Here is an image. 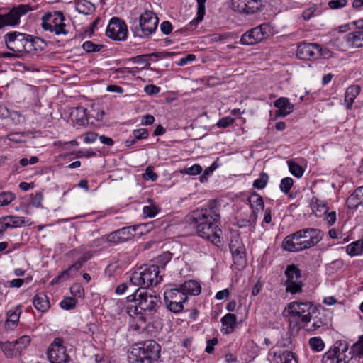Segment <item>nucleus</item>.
Segmentation results:
<instances>
[{"label":"nucleus","instance_id":"nucleus-39","mask_svg":"<svg viewBox=\"0 0 363 363\" xmlns=\"http://www.w3.org/2000/svg\"><path fill=\"white\" fill-rule=\"evenodd\" d=\"M350 353L352 354V358L363 357V335L352 346Z\"/></svg>","mask_w":363,"mask_h":363},{"label":"nucleus","instance_id":"nucleus-41","mask_svg":"<svg viewBox=\"0 0 363 363\" xmlns=\"http://www.w3.org/2000/svg\"><path fill=\"white\" fill-rule=\"evenodd\" d=\"M277 363H298L293 352L284 351L277 357Z\"/></svg>","mask_w":363,"mask_h":363},{"label":"nucleus","instance_id":"nucleus-57","mask_svg":"<svg viewBox=\"0 0 363 363\" xmlns=\"http://www.w3.org/2000/svg\"><path fill=\"white\" fill-rule=\"evenodd\" d=\"M312 320H314L313 324L310 328H306V331L308 332H314L325 325V321H323L321 318H317V317L313 316Z\"/></svg>","mask_w":363,"mask_h":363},{"label":"nucleus","instance_id":"nucleus-17","mask_svg":"<svg viewBox=\"0 0 363 363\" xmlns=\"http://www.w3.org/2000/svg\"><path fill=\"white\" fill-rule=\"evenodd\" d=\"M229 248L232 254L234 264L242 267L246 262L245 247L240 238L231 240Z\"/></svg>","mask_w":363,"mask_h":363},{"label":"nucleus","instance_id":"nucleus-59","mask_svg":"<svg viewBox=\"0 0 363 363\" xmlns=\"http://www.w3.org/2000/svg\"><path fill=\"white\" fill-rule=\"evenodd\" d=\"M133 135L136 140L146 139L148 138L149 133L146 128L135 129L133 131Z\"/></svg>","mask_w":363,"mask_h":363},{"label":"nucleus","instance_id":"nucleus-45","mask_svg":"<svg viewBox=\"0 0 363 363\" xmlns=\"http://www.w3.org/2000/svg\"><path fill=\"white\" fill-rule=\"evenodd\" d=\"M147 201L150 203V205L143 207V213L146 217L152 218L158 213L160 208L157 206L152 204V199H148Z\"/></svg>","mask_w":363,"mask_h":363},{"label":"nucleus","instance_id":"nucleus-15","mask_svg":"<svg viewBox=\"0 0 363 363\" xmlns=\"http://www.w3.org/2000/svg\"><path fill=\"white\" fill-rule=\"evenodd\" d=\"M322 55V48L316 43L302 42L297 47L296 56L302 60H315Z\"/></svg>","mask_w":363,"mask_h":363},{"label":"nucleus","instance_id":"nucleus-31","mask_svg":"<svg viewBox=\"0 0 363 363\" xmlns=\"http://www.w3.org/2000/svg\"><path fill=\"white\" fill-rule=\"evenodd\" d=\"M223 326V331L225 334H230L234 331L237 323V317L235 314L227 313L220 320Z\"/></svg>","mask_w":363,"mask_h":363},{"label":"nucleus","instance_id":"nucleus-52","mask_svg":"<svg viewBox=\"0 0 363 363\" xmlns=\"http://www.w3.org/2000/svg\"><path fill=\"white\" fill-rule=\"evenodd\" d=\"M21 352L26 349L30 343V337L28 335H23L15 341H13Z\"/></svg>","mask_w":363,"mask_h":363},{"label":"nucleus","instance_id":"nucleus-60","mask_svg":"<svg viewBox=\"0 0 363 363\" xmlns=\"http://www.w3.org/2000/svg\"><path fill=\"white\" fill-rule=\"evenodd\" d=\"M202 172V167L198 164H195L193 166L186 168L184 172L189 175H197Z\"/></svg>","mask_w":363,"mask_h":363},{"label":"nucleus","instance_id":"nucleus-61","mask_svg":"<svg viewBox=\"0 0 363 363\" xmlns=\"http://www.w3.org/2000/svg\"><path fill=\"white\" fill-rule=\"evenodd\" d=\"M197 2V13H199V18L203 19L205 13H206V7L205 4L206 0H196Z\"/></svg>","mask_w":363,"mask_h":363},{"label":"nucleus","instance_id":"nucleus-48","mask_svg":"<svg viewBox=\"0 0 363 363\" xmlns=\"http://www.w3.org/2000/svg\"><path fill=\"white\" fill-rule=\"evenodd\" d=\"M268 180H269L268 174L265 172H262L259 174V178H257V179H255L254 181L253 186L258 189H262L266 186Z\"/></svg>","mask_w":363,"mask_h":363},{"label":"nucleus","instance_id":"nucleus-46","mask_svg":"<svg viewBox=\"0 0 363 363\" xmlns=\"http://www.w3.org/2000/svg\"><path fill=\"white\" fill-rule=\"evenodd\" d=\"M290 172L296 177H301L303 174V167L296 162L289 160L287 162Z\"/></svg>","mask_w":363,"mask_h":363},{"label":"nucleus","instance_id":"nucleus-6","mask_svg":"<svg viewBox=\"0 0 363 363\" xmlns=\"http://www.w3.org/2000/svg\"><path fill=\"white\" fill-rule=\"evenodd\" d=\"M4 38L7 48L14 52L28 53L36 50L35 39L30 35L11 31L6 33Z\"/></svg>","mask_w":363,"mask_h":363},{"label":"nucleus","instance_id":"nucleus-10","mask_svg":"<svg viewBox=\"0 0 363 363\" xmlns=\"http://www.w3.org/2000/svg\"><path fill=\"white\" fill-rule=\"evenodd\" d=\"M284 275L286 277L284 282L286 291L291 294L300 293L302 291L303 283L301 280V271L299 268L294 264H289L285 269Z\"/></svg>","mask_w":363,"mask_h":363},{"label":"nucleus","instance_id":"nucleus-53","mask_svg":"<svg viewBox=\"0 0 363 363\" xmlns=\"http://www.w3.org/2000/svg\"><path fill=\"white\" fill-rule=\"evenodd\" d=\"M294 184V181L291 177H285L281 179L279 188L284 194H288Z\"/></svg>","mask_w":363,"mask_h":363},{"label":"nucleus","instance_id":"nucleus-20","mask_svg":"<svg viewBox=\"0 0 363 363\" xmlns=\"http://www.w3.org/2000/svg\"><path fill=\"white\" fill-rule=\"evenodd\" d=\"M301 238H299L298 230L292 235L287 236L283 241V247L289 252H298L303 250Z\"/></svg>","mask_w":363,"mask_h":363},{"label":"nucleus","instance_id":"nucleus-63","mask_svg":"<svg viewBox=\"0 0 363 363\" xmlns=\"http://www.w3.org/2000/svg\"><path fill=\"white\" fill-rule=\"evenodd\" d=\"M325 216V220L326 221V223L328 226H332L335 224L337 217H336V213L335 211H330L329 212L328 211V213L324 215Z\"/></svg>","mask_w":363,"mask_h":363},{"label":"nucleus","instance_id":"nucleus-23","mask_svg":"<svg viewBox=\"0 0 363 363\" xmlns=\"http://www.w3.org/2000/svg\"><path fill=\"white\" fill-rule=\"evenodd\" d=\"M186 296H196L201 293L200 284L194 280H189L178 287Z\"/></svg>","mask_w":363,"mask_h":363},{"label":"nucleus","instance_id":"nucleus-33","mask_svg":"<svg viewBox=\"0 0 363 363\" xmlns=\"http://www.w3.org/2000/svg\"><path fill=\"white\" fill-rule=\"evenodd\" d=\"M349 359L346 355L343 357L337 354L336 352L330 349L326 352L322 358V363H348Z\"/></svg>","mask_w":363,"mask_h":363},{"label":"nucleus","instance_id":"nucleus-28","mask_svg":"<svg viewBox=\"0 0 363 363\" xmlns=\"http://www.w3.org/2000/svg\"><path fill=\"white\" fill-rule=\"evenodd\" d=\"M33 303L35 308L41 312L47 311L50 307L48 297L43 292L36 294L33 297Z\"/></svg>","mask_w":363,"mask_h":363},{"label":"nucleus","instance_id":"nucleus-25","mask_svg":"<svg viewBox=\"0 0 363 363\" xmlns=\"http://www.w3.org/2000/svg\"><path fill=\"white\" fill-rule=\"evenodd\" d=\"M363 203V186L357 188L346 201L347 206L350 209L357 208Z\"/></svg>","mask_w":363,"mask_h":363},{"label":"nucleus","instance_id":"nucleus-26","mask_svg":"<svg viewBox=\"0 0 363 363\" xmlns=\"http://www.w3.org/2000/svg\"><path fill=\"white\" fill-rule=\"evenodd\" d=\"M248 202L252 210V211L250 212V213H255V215L257 216L258 213L264 208L262 197L256 192L252 193L248 197Z\"/></svg>","mask_w":363,"mask_h":363},{"label":"nucleus","instance_id":"nucleus-42","mask_svg":"<svg viewBox=\"0 0 363 363\" xmlns=\"http://www.w3.org/2000/svg\"><path fill=\"white\" fill-rule=\"evenodd\" d=\"M247 13H254L259 11L264 6L262 0H247Z\"/></svg>","mask_w":363,"mask_h":363},{"label":"nucleus","instance_id":"nucleus-7","mask_svg":"<svg viewBox=\"0 0 363 363\" xmlns=\"http://www.w3.org/2000/svg\"><path fill=\"white\" fill-rule=\"evenodd\" d=\"M32 8L28 4H20L13 6L8 11L0 13V30L5 27H14L20 23L21 17L30 11Z\"/></svg>","mask_w":363,"mask_h":363},{"label":"nucleus","instance_id":"nucleus-9","mask_svg":"<svg viewBox=\"0 0 363 363\" xmlns=\"http://www.w3.org/2000/svg\"><path fill=\"white\" fill-rule=\"evenodd\" d=\"M315 311V307L311 302H292L288 305L289 315L291 317L301 318L304 325L313 318Z\"/></svg>","mask_w":363,"mask_h":363},{"label":"nucleus","instance_id":"nucleus-29","mask_svg":"<svg viewBox=\"0 0 363 363\" xmlns=\"http://www.w3.org/2000/svg\"><path fill=\"white\" fill-rule=\"evenodd\" d=\"M361 88L359 85L349 86L345 94V104L347 109L350 110L356 97L359 94Z\"/></svg>","mask_w":363,"mask_h":363},{"label":"nucleus","instance_id":"nucleus-51","mask_svg":"<svg viewBox=\"0 0 363 363\" xmlns=\"http://www.w3.org/2000/svg\"><path fill=\"white\" fill-rule=\"evenodd\" d=\"M16 196L15 194L10 191H4L0 194V206H7L11 203Z\"/></svg>","mask_w":363,"mask_h":363},{"label":"nucleus","instance_id":"nucleus-11","mask_svg":"<svg viewBox=\"0 0 363 363\" xmlns=\"http://www.w3.org/2000/svg\"><path fill=\"white\" fill-rule=\"evenodd\" d=\"M186 296L179 288L166 289L164 300L167 308L172 313H179L184 310L183 303L187 300Z\"/></svg>","mask_w":363,"mask_h":363},{"label":"nucleus","instance_id":"nucleus-56","mask_svg":"<svg viewBox=\"0 0 363 363\" xmlns=\"http://www.w3.org/2000/svg\"><path fill=\"white\" fill-rule=\"evenodd\" d=\"M31 201L30 204L34 207L39 208L41 206V202L43 199V195L42 192H38L35 195L31 194Z\"/></svg>","mask_w":363,"mask_h":363},{"label":"nucleus","instance_id":"nucleus-43","mask_svg":"<svg viewBox=\"0 0 363 363\" xmlns=\"http://www.w3.org/2000/svg\"><path fill=\"white\" fill-rule=\"evenodd\" d=\"M247 0H231V8L238 13H247Z\"/></svg>","mask_w":363,"mask_h":363},{"label":"nucleus","instance_id":"nucleus-35","mask_svg":"<svg viewBox=\"0 0 363 363\" xmlns=\"http://www.w3.org/2000/svg\"><path fill=\"white\" fill-rule=\"evenodd\" d=\"M82 267V265L78 261H76L73 264L69 266L68 269L64 270L55 277L52 281V284H59L61 281L68 279L70 277V271L74 270V272H77Z\"/></svg>","mask_w":363,"mask_h":363},{"label":"nucleus","instance_id":"nucleus-54","mask_svg":"<svg viewBox=\"0 0 363 363\" xmlns=\"http://www.w3.org/2000/svg\"><path fill=\"white\" fill-rule=\"evenodd\" d=\"M76 299L72 297L65 298L60 303V306L66 310L73 309L76 306Z\"/></svg>","mask_w":363,"mask_h":363},{"label":"nucleus","instance_id":"nucleus-18","mask_svg":"<svg viewBox=\"0 0 363 363\" xmlns=\"http://www.w3.org/2000/svg\"><path fill=\"white\" fill-rule=\"evenodd\" d=\"M357 30L347 34L345 39L352 47L360 48L363 46V19L354 22Z\"/></svg>","mask_w":363,"mask_h":363},{"label":"nucleus","instance_id":"nucleus-21","mask_svg":"<svg viewBox=\"0 0 363 363\" xmlns=\"http://www.w3.org/2000/svg\"><path fill=\"white\" fill-rule=\"evenodd\" d=\"M243 211L242 213L238 214L235 217L237 220V225L240 228H245L247 226H255L258 218L255 213H249L247 208H241L240 211Z\"/></svg>","mask_w":363,"mask_h":363},{"label":"nucleus","instance_id":"nucleus-5","mask_svg":"<svg viewBox=\"0 0 363 363\" xmlns=\"http://www.w3.org/2000/svg\"><path fill=\"white\" fill-rule=\"evenodd\" d=\"M159 23L157 15L150 11H145L139 19L131 22L130 30L135 37L146 38L153 33Z\"/></svg>","mask_w":363,"mask_h":363},{"label":"nucleus","instance_id":"nucleus-55","mask_svg":"<svg viewBox=\"0 0 363 363\" xmlns=\"http://www.w3.org/2000/svg\"><path fill=\"white\" fill-rule=\"evenodd\" d=\"M203 19L199 18V13H197V16L196 18L193 19L190 23H189L184 28H182L181 30H178L176 31L177 32H183V31H189V30H194L196 28L198 23L201 22Z\"/></svg>","mask_w":363,"mask_h":363},{"label":"nucleus","instance_id":"nucleus-4","mask_svg":"<svg viewBox=\"0 0 363 363\" xmlns=\"http://www.w3.org/2000/svg\"><path fill=\"white\" fill-rule=\"evenodd\" d=\"M161 271L155 265L145 266L135 271L130 277V282L144 289L156 286L162 280Z\"/></svg>","mask_w":363,"mask_h":363},{"label":"nucleus","instance_id":"nucleus-12","mask_svg":"<svg viewBox=\"0 0 363 363\" xmlns=\"http://www.w3.org/2000/svg\"><path fill=\"white\" fill-rule=\"evenodd\" d=\"M46 354L50 363H69L70 357L64 346V340L56 337L48 347Z\"/></svg>","mask_w":363,"mask_h":363},{"label":"nucleus","instance_id":"nucleus-19","mask_svg":"<svg viewBox=\"0 0 363 363\" xmlns=\"http://www.w3.org/2000/svg\"><path fill=\"white\" fill-rule=\"evenodd\" d=\"M174 52H152L150 54L140 55L136 57H132L130 59L134 63L138 64H145V67L147 69H151L150 64L148 62L149 60H157L162 58H166L170 56L174 55Z\"/></svg>","mask_w":363,"mask_h":363},{"label":"nucleus","instance_id":"nucleus-27","mask_svg":"<svg viewBox=\"0 0 363 363\" xmlns=\"http://www.w3.org/2000/svg\"><path fill=\"white\" fill-rule=\"evenodd\" d=\"M142 226V225H135L123 227L116 230L121 243L125 242L132 239L135 236L136 230Z\"/></svg>","mask_w":363,"mask_h":363},{"label":"nucleus","instance_id":"nucleus-14","mask_svg":"<svg viewBox=\"0 0 363 363\" xmlns=\"http://www.w3.org/2000/svg\"><path fill=\"white\" fill-rule=\"evenodd\" d=\"M106 35L114 40H125L128 36V28L124 21L113 17L106 28Z\"/></svg>","mask_w":363,"mask_h":363},{"label":"nucleus","instance_id":"nucleus-30","mask_svg":"<svg viewBox=\"0 0 363 363\" xmlns=\"http://www.w3.org/2000/svg\"><path fill=\"white\" fill-rule=\"evenodd\" d=\"M310 205L313 212L317 217H322L328 213V207L325 201L319 200L315 196L311 199Z\"/></svg>","mask_w":363,"mask_h":363},{"label":"nucleus","instance_id":"nucleus-2","mask_svg":"<svg viewBox=\"0 0 363 363\" xmlns=\"http://www.w3.org/2000/svg\"><path fill=\"white\" fill-rule=\"evenodd\" d=\"M126 300L130 303L126 307V313L130 317L138 318L143 323L146 322V314L155 312L160 303L159 297L147 291H141L140 289L129 295Z\"/></svg>","mask_w":363,"mask_h":363},{"label":"nucleus","instance_id":"nucleus-62","mask_svg":"<svg viewBox=\"0 0 363 363\" xmlns=\"http://www.w3.org/2000/svg\"><path fill=\"white\" fill-rule=\"evenodd\" d=\"M234 123V119L230 116L223 117L220 119L217 123V126L219 128H227Z\"/></svg>","mask_w":363,"mask_h":363},{"label":"nucleus","instance_id":"nucleus-24","mask_svg":"<svg viewBox=\"0 0 363 363\" xmlns=\"http://www.w3.org/2000/svg\"><path fill=\"white\" fill-rule=\"evenodd\" d=\"M278 108L276 113H291L294 111V105L286 97H280L274 102Z\"/></svg>","mask_w":363,"mask_h":363},{"label":"nucleus","instance_id":"nucleus-37","mask_svg":"<svg viewBox=\"0 0 363 363\" xmlns=\"http://www.w3.org/2000/svg\"><path fill=\"white\" fill-rule=\"evenodd\" d=\"M108 116L109 115H97V117H94V121H95L94 128L110 127L116 124V122Z\"/></svg>","mask_w":363,"mask_h":363},{"label":"nucleus","instance_id":"nucleus-44","mask_svg":"<svg viewBox=\"0 0 363 363\" xmlns=\"http://www.w3.org/2000/svg\"><path fill=\"white\" fill-rule=\"evenodd\" d=\"M331 349L336 352L338 356L343 357L348 350V345L346 341L339 340L335 343Z\"/></svg>","mask_w":363,"mask_h":363},{"label":"nucleus","instance_id":"nucleus-64","mask_svg":"<svg viewBox=\"0 0 363 363\" xmlns=\"http://www.w3.org/2000/svg\"><path fill=\"white\" fill-rule=\"evenodd\" d=\"M196 60V55L194 54H188L185 57L181 58L177 62V65L183 67L190 62Z\"/></svg>","mask_w":363,"mask_h":363},{"label":"nucleus","instance_id":"nucleus-49","mask_svg":"<svg viewBox=\"0 0 363 363\" xmlns=\"http://www.w3.org/2000/svg\"><path fill=\"white\" fill-rule=\"evenodd\" d=\"M104 47L103 45L95 44L92 41L87 40L82 44V48L86 52H99Z\"/></svg>","mask_w":363,"mask_h":363},{"label":"nucleus","instance_id":"nucleus-3","mask_svg":"<svg viewBox=\"0 0 363 363\" xmlns=\"http://www.w3.org/2000/svg\"><path fill=\"white\" fill-rule=\"evenodd\" d=\"M160 345L155 340L134 345L128 355L130 363H152L160 357Z\"/></svg>","mask_w":363,"mask_h":363},{"label":"nucleus","instance_id":"nucleus-16","mask_svg":"<svg viewBox=\"0 0 363 363\" xmlns=\"http://www.w3.org/2000/svg\"><path fill=\"white\" fill-rule=\"evenodd\" d=\"M298 233L303 250L315 246L323 239L324 235L321 230L313 228L301 229Z\"/></svg>","mask_w":363,"mask_h":363},{"label":"nucleus","instance_id":"nucleus-34","mask_svg":"<svg viewBox=\"0 0 363 363\" xmlns=\"http://www.w3.org/2000/svg\"><path fill=\"white\" fill-rule=\"evenodd\" d=\"M0 348L4 353L5 356L9 358H12L21 354L19 348L16 347L14 342L7 341L6 342H0Z\"/></svg>","mask_w":363,"mask_h":363},{"label":"nucleus","instance_id":"nucleus-13","mask_svg":"<svg viewBox=\"0 0 363 363\" xmlns=\"http://www.w3.org/2000/svg\"><path fill=\"white\" fill-rule=\"evenodd\" d=\"M271 28L269 24L263 23L242 35L240 43L246 45H255L269 36Z\"/></svg>","mask_w":363,"mask_h":363},{"label":"nucleus","instance_id":"nucleus-32","mask_svg":"<svg viewBox=\"0 0 363 363\" xmlns=\"http://www.w3.org/2000/svg\"><path fill=\"white\" fill-rule=\"evenodd\" d=\"M21 310L16 308L15 311H9L7 313V319L5 323V328L7 330H13L18 325Z\"/></svg>","mask_w":363,"mask_h":363},{"label":"nucleus","instance_id":"nucleus-50","mask_svg":"<svg viewBox=\"0 0 363 363\" xmlns=\"http://www.w3.org/2000/svg\"><path fill=\"white\" fill-rule=\"evenodd\" d=\"M102 240L106 241L108 247H110L111 245H116L121 243L116 230L109 234L103 235Z\"/></svg>","mask_w":363,"mask_h":363},{"label":"nucleus","instance_id":"nucleus-8","mask_svg":"<svg viewBox=\"0 0 363 363\" xmlns=\"http://www.w3.org/2000/svg\"><path fill=\"white\" fill-rule=\"evenodd\" d=\"M65 16L61 11L48 12L42 17L41 26L45 30L56 35L67 34Z\"/></svg>","mask_w":363,"mask_h":363},{"label":"nucleus","instance_id":"nucleus-40","mask_svg":"<svg viewBox=\"0 0 363 363\" xmlns=\"http://www.w3.org/2000/svg\"><path fill=\"white\" fill-rule=\"evenodd\" d=\"M172 254L169 252H163L162 255H159L156 258V264L158 267V269L161 271V269H164L167 264L172 259Z\"/></svg>","mask_w":363,"mask_h":363},{"label":"nucleus","instance_id":"nucleus-47","mask_svg":"<svg viewBox=\"0 0 363 363\" xmlns=\"http://www.w3.org/2000/svg\"><path fill=\"white\" fill-rule=\"evenodd\" d=\"M309 345L311 348L316 352L322 351L324 349L325 344L323 340L318 337H311L309 340Z\"/></svg>","mask_w":363,"mask_h":363},{"label":"nucleus","instance_id":"nucleus-22","mask_svg":"<svg viewBox=\"0 0 363 363\" xmlns=\"http://www.w3.org/2000/svg\"><path fill=\"white\" fill-rule=\"evenodd\" d=\"M73 126L79 129L82 127L94 128L95 121L91 115H69Z\"/></svg>","mask_w":363,"mask_h":363},{"label":"nucleus","instance_id":"nucleus-1","mask_svg":"<svg viewBox=\"0 0 363 363\" xmlns=\"http://www.w3.org/2000/svg\"><path fill=\"white\" fill-rule=\"evenodd\" d=\"M186 220L196 229L199 236L209 240L218 246L221 243V238L218 231L220 223V206L216 200H211L203 208L194 210L186 216Z\"/></svg>","mask_w":363,"mask_h":363},{"label":"nucleus","instance_id":"nucleus-58","mask_svg":"<svg viewBox=\"0 0 363 363\" xmlns=\"http://www.w3.org/2000/svg\"><path fill=\"white\" fill-rule=\"evenodd\" d=\"M347 4V0H330L328 5L331 9H339L345 7Z\"/></svg>","mask_w":363,"mask_h":363},{"label":"nucleus","instance_id":"nucleus-36","mask_svg":"<svg viewBox=\"0 0 363 363\" xmlns=\"http://www.w3.org/2000/svg\"><path fill=\"white\" fill-rule=\"evenodd\" d=\"M346 251L351 257L360 255L363 252V240L352 242L347 246Z\"/></svg>","mask_w":363,"mask_h":363},{"label":"nucleus","instance_id":"nucleus-38","mask_svg":"<svg viewBox=\"0 0 363 363\" xmlns=\"http://www.w3.org/2000/svg\"><path fill=\"white\" fill-rule=\"evenodd\" d=\"M4 219H8L11 228H18L28 223V219L26 217L16 216H6Z\"/></svg>","mask_w":363,"mask_h":363}]
</instances>
